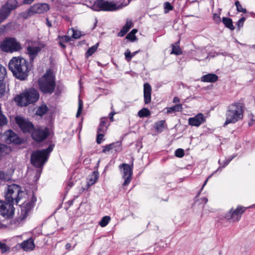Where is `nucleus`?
I'll return each mask as SVG.
<instances>
[{
    "label": "nucleus",
    "mask_w": 255,
    "mask_h": 255,
    "mask_svg": "<svg viewBox=\"0 0 255 255\" xmlns=\"http://www.w3.org/2000/svg\"><path fill=\"white\" fill-rule=\"evenodd\" d=\"M8 68L13 76L20 80H25L31 69L29 62L21 57H13L8 63Z\"/></svg>",
    "instance_id": "nucleus-1"
},
{
    "label": "nucleus",
    "mask_w": 255,
    "mask_h": 255,
    "mask_svg": "<svg viewBox=\"0 0 255 255\" xmlns=\"http://www.w3.org/2000/svg\"><path fill=\"white\" fill-rule=\"evenodd\" d=\"M244 104L237 102L229 105L226 112V121L224 126L230 124H235L243 118Z\"/></svg>",
    "instance_id": "nucleus-2"
},
{
    "label": "nucleus",
    "mask_w": 255,
    "mask_h": 255,
    "mask_svg": "<svg viewBox=\"0 0 255 255\" xmlns=\"http://www.w3.org/2000/svg\"><path fill=\"white\" fill-rule=\"evenodd\" d=\"M40 90L43 94H51L56 87L55 77L51 70H49L38 80Z\"/></svg>",
    "instance_id": "nucleus-3"
},
{
    "label": "nucleus",
    "mask_w": 255,
    "mask_h": 255,
    "mask_svg": "<svg viewBox=\"0 0 255 255\" xmlns=\"http://www.w3.org/2000/svg\"><path fill=\"white\" fill-rule=\"evenodd\" d=\"M39 99V94L34 88H29L25 90L21 95L15 98L16 101L21 107H26L34 104Z\"/></svg>",
    "instance_id": "nucleus-4"
},
{
    "label": "nucleus",
    "mask_w": 255,
    "mask_h": 255,
    "mask_svg": "<svg viewBox=\"0 0 255 255\" xmlns=\"http://www.w3.org/2000/svg\"><path fill=\"white\" fill-rule=\"evenodd\" d=\"M53 147L54 145L51 144L46 149L33 151L31 155V164L36 167L42 166L47 161Z\"/></svg>",
    "instance_id": "nucleus-5"
},
{
    "label": "nucleus",
    "mask_w": 255,
    "mask_h": 255,
    "mask_svg": "<svg viewBox=\"0 0 255 255\" xmlns=\"http://www.w3.org/2000/svg\"><path fill=\"white\" fill-rule=\"evenodd\" d=\"M24 193L21 190V187L15 184L8 185L5 189V198L7 202L18 204L22 199Z\"/></svg>",
    "instance_id": "nucleus-6"
},
{
    "label": "nucleus",
    "mask_w": 255,
    "mask_h": 255,
    "mask_svg": "<svg viewBox=\"0 0 255 255\" xmlns=\"http://www.w3.org/2000/svg\"><path fill=\"white\" fill-rule=\"evenodd\" d=\"M22 48L19 42L14 37H6L0 44V49L5 52L12 53Z\"/></svg>",
    "instance_id": "nucleus-7"
},
{
    "label": "nucleus",
    "mask_w": 255,
    "mask_h": 255,
    "mask_svg": "<svg viewBox=\"0 0 255 255\" xmlns=\"http://www.w3.org/2000/svg\"><path fill=\"white\" fill-rule=\"evenodd\" d=\"M16 0H8L0 9V23L4 21L9 15L11 11L17 7Z\"/></svg>",
    "instance_id": "nucleus-8"
},
{
    "label": "nucleus",
    "mask_w": 255,
    "mask_h": 255,
    "mask_svg": "<svg viewBox=\"0 0 255 255\" xmlns=\"http://www.w3.org/2000/svg\"><path fill=\"white\" fill-rule=\"evenodd\" d=\"M119 168L121 170L122 177L125 180L123 186H127L132 179L133 164L129 165L127 163H123L119 166Z\"/></svg>",
    "instance_id": "nucleus-9"
},
{
    "label": "nucleus",
    "mask_w": 255,
    "mask_h": 255,
    "mask_svg": "<svg viewBox=\"0 0 255 255\" xmlns=\"http://www.w3.org/2000/svg\"><path fill=\"white\" fill-rule=\"evenodd\" d=\"M15 121L23 133H31L34 129L33 124L27 119L20 116H16Z\"/></svg>",
    "instance_id": "nucleus-10"
},
{
    "label": "nucleus",
    "mask_w": 255,
    "mask_h": 255,
    "mask_svg": "<svg viewBox=\"0 0 255 255\" xmlns=\"http://www.w3.org/2000/svg\"><path fill=\"white\" fill-rule=\"evenodd\" d=\"M247 209L241 206H238L235 210L232 208L225 215V218L231 222H238L241 218L242 215Z\"/></svg>",
    "instance_id": "nucleus-11"
},
{
    "label": "nucleus",
    "mask_w": 255,
    "mask_h": 255,
    "mask_svg": "<svg viewBox=\"0 0 255 255\" xmlns=\"http://www.w3.org/2000/svg\"><path fill=\"white\" fill-rule=\"evenodd\" d=\"M31 134L33 140L40 142L47 138L49 134V131L46 127L34 128V129L31 132Z\"/></svg>",
    "instance_id": "nucleus-12"
},
{
    "label": "nucleus",
    "mask_w": 255,
    "mask_h": 255,
    "mask_svg": "<svg viewBox=\"0 0 255 255\" xmlns=\"http://www.w3.org/2000/svg\"><path fill=\"white\" fill-rule=\"evenodd\" d=\"M45 46V44L41 43H38L31 45H28L27 48V54L29 55L30 62L34 61V59L37 56L42 48Z\"/></svg>",
    "instance_id": "nucleus-13"
},
{
    "label": "nucleus",
    "mask_w": 255,
    "mask_h": 255,
    "mask_svg": "<svg viewBox=\"0 0 255 255\" xmlns=\"http://www.w3.org/2000/svg\"><path fill=\"white\" fill-rule=\"evenodd\" d=\"M49 5L46 3H38L31 6L27 11V14L31 15L35 13H43L49 9Z\"/></svg>",
    "instance_id": "nucleus-14"
},
{
    "label": "nucleus",
    "mask_w": 255,
    "mask_h": 255,
    "mask_svg": "<svg viewBox=\"0 0 255 255\" xmlns=\"http://www.w3.org/2000/svg\"><path fill=\"white\" fill-rule=\"evenodd\" d=\"M95 6L98 8V10L114 11L117 9L115 3L105 0H97L95 2Z\"/></svg>",
    "instance_id": "nucleus-15"
},
{
    "label": "nucleus",
    "mask_w": 255,
    "mask_h": 255,
    "mask_svg": "<svg viewBox=\"0 0 255 255\" xmlns=\"http://www.w3.org/2000/svg\"><path fill=\"white\" fill-rule=\"evenodd\" d=\"M36 201V198L33 195L30 200L24 202L21 206V214L23 216L22 219L26 218L28 212L33 207L34 203Z\"/></svg>",
    "instance_id": "nucleus-16"
},
{
    "label": "nucleus",
    "mask_w": 255,
    "mask_h": 255,
    "mask_svg": "<svg viewBox=\"0 0 255 255\" xmlns=\"http://www.w3.org/2000/svg\"><path fill=\"white\" fill-rule=\"evenodd\" d=\"M5 141L7 144H20L22 143L21 139L12 130H7L5 132Z\"/></svg>",
    "instance_id": "nucleus-17"
},
{
    "label": "nucleus",
    "mask_w": 255,
    "mask_h": 255,
    "mask_svg": "<svg viewBox=\"0 0 255 255\" xmlns=\"http://www.w3.org/2000/svg\"><path fill=\"white\" fill-rule=\"evenodd\" d=\"M205 121V118L204 115L201 113H199L194 117L189 118L188 124L190 126L198 127L204 123Z\"/></svg>",
    "instance_id": "nucleus-18"
},
{
    "label": "nucleus",
    "mask_w": 255,
    "mask_h": 255,
    "mask_svg": "<svg viewBox=\"0 0 255 255\" xmlns=\"http://www.w3.org/2000/svg\"><path fill=\"white\" fill-rule=\"evenodd\" d=\"M152 88L151 86L148 83H144L143 85V98L144 102L145 104H148L151 102V95Z\"/></svg>",
    "instance_id": "nucleus-19"
},
{
    "label": "nucleus",
    "mask_w": 255,
    "mask_h": 255,
    "mask_svg": "<svg viewBox=\"0 0 255 255\" xmlns=\"http://www.w3.org/2000/svg\"><path fill=\"white\" fill-rule=\"evenodd\" d=\"M21 248L23 251L29 252L32 251L35 248L34 241L32 238L23 241L20 244Z\"/></svg>",
    "instance_id": "nucleus-20"
},
{
    "label": "nucleus",
    "mask_w": 255,
    "mask_h": 255,
    "mask_svg": "<svg viewBox=\"0 0 255 255\" xmlns=\"http://www.w3.org/2000/svg\"><path fill=\"white\" fill-rule=\"evenodd\" d=\"M113 149H114L116 152L121 151L122 149L121 142L117 141L104 146L103 147V152L105 153Z\"/></svg>",
    "instance_id": "nucleus-21"
},
{
    "label": "nucleus",
    "mask_w": 255,
    "mask_h": 255,
    "mask_svg": "<svg viewBox=\"0 0 255 255\" xmlns=\"http://www.w3.org/2000/svg\"><path fill=\"white\" fill-rule=\"evenodd\" d=\"M109 126V124H108V118H102L98 128L97 132H106Z\"/></svg>",
    "instance_id": "nucleus-22"
},
{
    "label": "nucleus",
    "mask_w": 255,
    "mask_h": 255,
    "mask_svg": "<svg viewBox=\"0 0 255 255\" xmlns=\"http://www.w3.org/2000/svg\"><path fill=\"white\" fill-rule=\"evenodd\" d=\"M132 25V21L130 20H127L125 25L123 26L121 31L118 33V36L123 37L125 35Z\"/></svg>",
    "instance_id": "nucleus-23"
},
{
    "label": "nucleus",
    "mask_w": 255,
    "mask_h": 255,
    "mask_svg": "<svg viewBox=\"0 0 255 255\" xmlns=\"http://www.w3.org/2000/svg\"><path fill=\"white\" fill-rule=\"evenodd\" d=\"M218 79V76L215 74H208L203 76L201 78V80L204 82L213 83L217 81Z\"/></svg>",
    "instance_id": "nucleus-24"
},
{
    "label": "nucleus",
    "mask_w": 255,
    "mask_h": 255,
    "mask_svg": "<svg viewBox=\"0 0 255 255\" xmlns=\"http://www.w3.org/2000/svg\"><path fill=\"white\" fill-rule=\"evenodd\" d=\"M99 178V173L98 171H94L92 172V174L89 176L87 181V186H90L95 184Z\"/></svg>",
    "instance_id": "nucleus-25"
},
{
    "label": "nucleus",
    "mask_w": 255,
    "mask_h": 255,
    "mask_svg": "<svg viewBox=\"0 0 255 255\" xmlns=\"http://www.w3.org/2000/svg\"><path fill=\"white\" fill-rule=\"evenodd\" d=\"M16 23L14 22H9L5 25H3L0 28V31L2 33L6 32L8 31L13 30L15 28Z\"/></svg>",
    "instance_id": "nucleus-26"
},
{
    "label": "nucleus",
    "mask_w": 255,
    "mask_h": 255,
    "mask_svg": "<svg viewBox=\"0 0 255 255\" xmlns=\"http://www.w3.org/2000/svg\"><path fill=\"white\" fill-rule=\"evenodd\" d=\"M179 41L175 43L174 44H172L171 45L172 47V51L170 52L171 54H174L176 55H179L182 53V51L181 49L179 47Z\"/></svg>",
    "instance_id": "nucleus-27"
},
{
    "label": "nucleus",
    "mask_w": 255,
    "mask_h": 255,
    "mask_svg": "<svg viewBox=\"0 0 255 255\" xmlns=\"http://www.w3.org/2000/svg\"><path fill=\"white\" fill-rule=\"evenodd\" d=\"M222 22L225 26L231 30L235 29V27L233 24V21L231 18L224 17L222 19Z\"/></svg>",
    "instance_id": "nucleus-28"
},
{
    "label": "nucleus",
    "mask_w": 255,
    "mask_h": 255,
    "mask_svg": "<svg viewBox=\"0 0 255 255\" xmlns=\"http://www.w3.org/2000/svg\"><path fill=\"white\" fill-rule=\"evenodd\" d=\"M48 111V108L45 104L41 105L38 108L36 111L35 114L39 116H43Z\"/></svg>",
    "instance_id": "nucleus-29"
},
{
    "label": "nucleus",
    "mask_w": 255,
    "mask_h": 255,
    "mask_svg": "<svg viewBox=\"0 0 255 255\" xmlns=\"http://www.w3.org/2000/svg\"><path fill=\"white\" fill-rule=\"evenodd\" d=\"M183 109L181 104H177L174 106L169 107L167 109L168 114L174 113L176 112H181Z\"/></svg>",
    "instance_id": "nucleus-30"
},
{
    "label": "nucleus",
    "mask_w": 255,
    "mask_h": 255,
    "mask_svg": "<svg viewBox=\"0 0 255 255\" xmlns=\"http://www.w3.org/2000/svg\"><path fill=\"white\" fill-rule=\"evenodd\" d=\"M6 81L5 80L0 81V98H2L6 93Z\"/></svg>",
    "instance_id": "nucleus-31"
},
{
    "label": "nucleus",
    "mask_w": 255,
    "mask_h": 255,
    "mask_svg": "<svg viewBox=\"0 0 255 255\" xmlns=\"http://www.w3.org/2000/svg\"><path fill=\"white\" fill-rule=\"evenodd\" d=\"M11 149L9 146L0 143V155L7 154L11 151Z\"/></svg>",
    "instance_id": "nucleus-32"
},
{
    "label": "nucleus",
    "mask_w": 255,
    "mask_h": 255,
    "mask_svg": "<svg viewBox=\"0 0 255 255\" xmlns=\"http://www.w3.org/2000/svg\"><path fill=\"white\" fill-rule=\"evenodd\" d=\"M165 121L161 120L155 123V129L158 132H161L163 131L164 127Z\"/></svg>",
    "instance_id": "nucleus-33"
},
{
    "label": "nucleus",
    "mask_w": 255,
    "mask_h": 255,
    "mask_svg": "<svg viewBox=\"0 0 255 255\" xmlns=\"http://www.w3.org/2000/svg\"><path fill=\"white\" fill-rule=\"evenodd\" d=\"M236 157V155H233L232 156L229 157L228 159H226L223 162V163H221V160H219L218 162H219V164H220V166L217 169V171L219 170H221L222 168H224L226 166H227L230 162V161L233 159L235 157Z\"/></svg>",
    "instance_id": "nucleus-34"
},
{
    "label": "nucleus",
    "mask_w": 255,
    "mask_h": 255,
    "mask_svg": "<svg viewBox=\"0 0 255 255\" xmlns=\"http://www.w3.org/2000/svg\"><path fill=\"white\" fill-rule=\"evenodd\" d=\"M137 114L140 118L147 117L150 116V112L148 109L144 108L139 110Z\"/></svg>",
    "instance_id": "nucleus-35"
},
{
    "label": "nucleus",
    "mask_w": 255,
    "mask_h": 255,
    "mask_svg": "<svg viewBox=\"0 0 255 255\" xmlns=\"http://www.w3.org/2000/svg\"><path fill=\"white\" fill-rule=\"evenodd\" d=\"M137 32L136 29H133L126 36V38L131 41H134L136 39L135 34Z\"/></svg>",
    "instance_id": "nucleus-36"
},
{
    "label": "nucleus",
    "mask_w": 255,
    "mask_h": 255,
    "mask_svg": "<svg viewBox=\"0 0 255 255\" xmlns=\"http://www.w3.org/2000/svg\"><path fill=\"white\" fill-rule=\"evenodd\" d=\"M99 46V43H96L91 47L89 48L87 51L86 53V55L87 57H89L92 55L93 53H94L96 50H97V48Z\"/></svg>",
    "instance_id": "nucleus-37"
},
{
    "label": "nucleus",
    "mask_w": 255,
    "mask_h": 255,
    "mask_svg": "<svg viewBox=\"0 0 255 255\" xmlns=\"http://www.w3.org/2000/svg\"><path fill=\"white\" fill-rule=\"evenodd\" d=\"M111 220L110 216H106L103 217L99 222V225L102 227L106 226Z\"/></svg>",
    "instance_id": "nucleus-38"
},
{
    "label": "nucleus",
    "mask_w": 255,
    "mask_h": 255,
    "mask_svg": "<svg viewBox=\"0 0 255 255\" xmlns=\"http://www.w3.org/2000/svg\"><path fill=\"white\" fill-rule=\"evenodd\" d=\"M6 75V69L2 66L0 64V81L5 80V76Z\"/></svg>",
    "instance_id": "nucleus-39"
},
{
    "label": "nucleus",
    "mask_w": 255,
    "mask_h": 255,
    "mask_svg": "<svg viewBox=\"0 0 255 255\" xmlns=\"http://www.w3.org/2000/svg\"><path fill=\"white\" fill-rule=\"evenodd\" d=\"M7 123V121L6 117L2 114L0 108V127L6 125Z\"/></svg>",
    "instance_id": "nucleus-40"
},
{
    "label": "nucleus",
    "mask_w": 255,
    "mask_h": 255,
    "mask_svg": "<svg viewBox=\"0 0 255 255\" xmlns=\"http://www.w3.org/2000/svg\"><path fill=\"white\" fill-rule=\"evenodd\" d=\"M235 5L237 7V10L239 12H242L243 13H246L247 10L245 8H243L239 1H236L235 3Z\"/></svg>",
    "instance_id": "nucleus-41"
},
{
    "label": "nucleus",
    "mask_w": 255,
    "mask_h": 255,
    "mask_svg": "<svg viewBox=\"0 0 255 255\" xmlns=\"http://www.w3.org/2000/svg\"><path fill=\"white\" fill-rule=\"evenodd\" d=\"M83 109V101L81 99H79L78 101V108L76 114V117H78L81 114L82 110Z\"/></svg>",
    "instance_id": "nucleus-42"
},
{
    "label": "nucleus",
    "mask_w": 255,
    "mask_h": 255,
    "mask_svg": "<svg viewBox=\"0 0 255 255\" xmlns=\"http://www.w3.org/2000/svg\"><path fill=\"white\" fill-rule=\"evenodd\" d=\"M173 8V6L169 2H166L164 3V12L168 13L170 10H172Z\"/></svg>",
    "instance_id": "nucleus-43"
},
{
    "label": "nucleus",
    "mask_w": 255,
    "mask_h": 255,
    "mask_svg": "<svg viewBox=\"0 0 255 255\" xmlns=\"http://www.w3.org/2000/svg\"><path fill=\"white\" fill-rule=\"evenodd\" d=\"M175 155L176 157L181 158L184 155V151L182 148H178L175 150Z\"/></svg>",
    "instance_id": "nucleus-44"
},
{
    "label": "nucleus",
    "mask_w": 255,
    "mask_h": 255,
    "mask_svg": "<svg viewBox=\"0 0 255 255\" xmlns=\"http://www.w3.org/2000/svg\"><path fill=\"white\" fill-rule=\"evenodd\" d=\"M97 136L96 141L97 143L100 144L102 142V141L103 140V137L104 136V133L105 132H97Z\"/></svg>",
    "instance_id": "nucleus-45"
},
{
    "label": "nucleus",
    "mask_w": 255,
    "mask_h": 255,
    "mask_svg": "<svg viewBox=\"0 0 255 255\" xmlns=\"http://www.w3.org/2000/svg\"><path fill=\"white\" fill-rule=\"evenodd\" d=\"M125 56L126 60L128 62L130 61L132 58L131 56V53L128 49L126 51Z\"/></svg>",
    "instance_id": "nucleus-46"
},
{
    "label": "nucleus",
    "mask_w": 255,
    "mask_h": 255,
    "mask_svg": "<svg viewBox=\"0 0 255 255\" xmlns=\"http://www.w3.org/2000/svg\"><path fill=\"white\" fill-rule=\"evenodd\" d=\"M9 249V248L6 246L5 244L0 242V250H1L2 253H5Z\"/></svg>",
    "instance_id": "nucleus-47"
},
{
    "label": "nucleus",
    "mask_w": 255,
    "mask_h": 255,
    "mask_svg": "<svg viewBox=\"0 0 255 255\" xmlns=\"http://www.w3.org/2000/svg\"><path fill=\"white\" fill-rule=\"evenodd\" d=\"M58 38L59 40H61L63 42H68L71 40V38L69 36L64 35L62 36H59Z\"/></svg>",
    "instance_id": "nucleus-48"
},
{
    "label": "nucleus",
    "mask_w": 255,
    "mask_h": 255,
    "mask_svg": "<svg viewBox=\"0 0 255 255\" xmlns=\"http://www.w3.org/2000/svg\"><path fill=\"white\" fill-rule=\"evenodd\" d=\"M9 177L8 175L5 173L3 171H0V179L4 181L8 180Z\"/></svg>",
    "instance_id": "nucleus-49"
},
{
    "label": "nucleus",
    "mask_w": 255,
    "mask_h": 255,
    "mask_svg": "<svg viewBox=\"0 0 255 255\" xmlns=\"http://www.w3.org/2000/svg\"><path fill=\"white\" fill-rule=\"evenodd\" d=\"M81 36V33L80 31H77L75 30H73V34H72V37L75 39H78Z\"/></svg>",
    "instance_id": "nucleus-50"
},
{
    "label": "nucleus",
    "mask_w": 255,
    "mask_h": 255,
    "mask_svg": "<svg viewBox=\"0 0 255 255\" xmlns=\"http://www.w3.org/2000/svg\"><path fill=\"white\" fill-rule=\"evenodd\" d=\"M245 20L246 18L245 17H243L238 20L237 22V26L238 28H240L243 26Z\"/></svg>",
    "instance_id": "nucleus-51"
},
{
    "label": "nucleus",
    "mask_w": 255,
    "mask_h": 255,
    "mask_svg": "<svg viewBox=\"0 0 255 255\" xmlns=\"http://www.w3.org/2000/svg\"><path fill=\"white\" fill-rule=\"evenodd\" d=\"M213 18L216 23H219L221 21L220 16L217 13L214 14Z\"/></svg>",
    "instance_id": "nucleus-52"
},
{
    "label": "nucleus",
    "mask_w": 255,
    "mask_h": 255,
    "mask_svg": "<svg viewBox=\"0 0 255 255\" xmlns=\"http://www.w3.org/2000/svg\"><path fill=\"white\" fill-rule=\"evenodd\" d=\"M76 245L77 244H75V245L72 247L70 243H67L65 245V249L68 251L73 250L75 248Z\"/></svg>",
    "instance_id": "nucleus-53"
},
{
    "label": "nucleus",
    "mask_w": 255,
    "mask_h": 255,
    "mask_svg": "<svg viewBox=\"0 0 255 255\" xmlns=\"http://www.w3.org/2000/svg\"><path fill=\"white\" fill-rule=\"evenodd\" d=\"M115 114H116V113L114 111L111 112L109 114V117L110 118V120L111 122H113L114 121V116Z\"/></svg>",
    "instance_id": "nucleus-54"
},
{
    "label": "nucleus",
    "mask_w": 255,
    "mask_h": 255,
    "mask_svg": "<svg viewBox=\"0 0 255 255\" xmlns=\"http://www.w3.org/2000/svg\"><path fill=\"white\" fill-rule=\"evenodd\" d=\"M34 0H24L23 3L24 4H31Z\"/></svg>",
    "instance_id": "nucleus-55"
},
{
    "label": "nucleus",
    "mask_w": 255,
    "mask_h": 255,
    "mask_svg": "<svg viewBox=\"0 0 255 255\" xmlns=\"http://www.w3.org/2000/svg\"><path fill=\"white\" fill-rule=\"evenodd\" d=\"M180 102V99L178 97H175L174 98H173V102L174 103H179Z\"/></svg>",
    "instance_id": "nucleus-56"
},
{
    "label": "nucleus",
    "mask_w": 255,
    "mask_h": 255,
    "mask_svg": "<svg viewBox=\"0 0 255 255\" xmlns=\"http://www.w3.org/2000/svg\"><path fill=\"white\" fill-rule=\"evenodd\" d=\"M46 24H47V25L49 27H51L52 26V24H51V22L49 21V19L48 18H46Z\"/></svg>",
    "instance_id": "nucleus-57"
},
{
    "label": "nucleus",
    "mask_w": 255,
    "mask_h": 255,
    "mask_svg": "<svg viewBox=\"0 0 255 255\" xmlns=\"http://www.w3.org/2000/svg\"><path fill=\"white\" fill-rule=\"evenodd\" d=\"M255 121V119H254V118H253L251 119V121H250V122H249V123H248V125H249V127L252 126L253 125V122H254V121Z\"/></svg>",
    "instance_id": "nucleus-58"
},
{
    "label": "nucleus",
    "mask_w": 255,
    "mask_h": 255,
    "mask_svg": "<svg viewBox=\"0 0 255 255\" xmlns=\"http://www.w3.org/2000/svg\"><path fill=\"white\" fill-rule=\"evenodd\" d=\"M211 176V175L207 178L206 179V180L205 181L201 189H200V191L203 189L204 187L205 186V185L207 184V182H208V179Z\"/></svg>",
    "instance_id": "nucleus-59"
},
{
    "label": "nucleus",
    "mask_w": 255,
    "mask_h": 255,
    "mask_svg": "<svg viewBox=\"0 0 255 255\" xmlns=\"http://www.w3.org/2000/svg\"><path fill=\"white\" fill-rule=\"evenodd\" d=\"M63 42H62L61 40H60L59 41V45L63 48H65L66 46L65 44H63Z\"/></svg>",
    "instance_id": "nucleus-60"
},
{
    "label": "nucleus",
    "mask_w": 255,
    "mask_h": 255,
    "mask_svg": "<svg viewBox=\"0 0 255 255\" xmlns=\"http://www.w3.org/2000/svg\"><path fill=\"white\" fill-rule=\"evenodd\" d=\"M201 200H202L203 202L205 203V204H206L208 202V199L206 198V197L202 198Z\"/></svg>",
    "instance_id": "nucleus-61"
},
{
    "label": "nucleus",
    "mask_w": 255,
    "mask_h": 255,
    "mask_svg": "<svg viewBox=\"0 0 255 255\" xmlns=\"http://www.w3.org/2000/svg\"><path fill=\"white\" fill-rule=\"evenodd\" d=\"M61 92V90H60L59 86L57 87V90L56 91V94H58Z\"/></svg>",
    "instance_id": "nucleus-62"
},
{
    "label": "nucleus",
    "mask_w": 255,
    "mask_h": 255,
    "mask_svg": "<svg viewBox=\"0 0 255 255\" xmlns=\"http://www.w3.org/2000/svg\"><path fill=\"white\" fill-rule=\"evenodd\" d=\"M138 52V51H136L135 52H133L131 53V56L133 57Z\"/></svg>",
    "instance_id": "nucleus-63"
},
{
    "label": "nucleus",
    "mask_w": 255,
    "mask_h": 255,
    "mask_svg": "<svg viewBox=\"0 0 255 255\" xmlns=\"http://www.w3.org/2000/svg\"><path fill=\"white\" fill-rule=\"evenodd\" d=\"M253 47L255 48V44L254 45H253Z\"/></svg>",
    "instance_id": "nucleus-64"
}]
</instances>
